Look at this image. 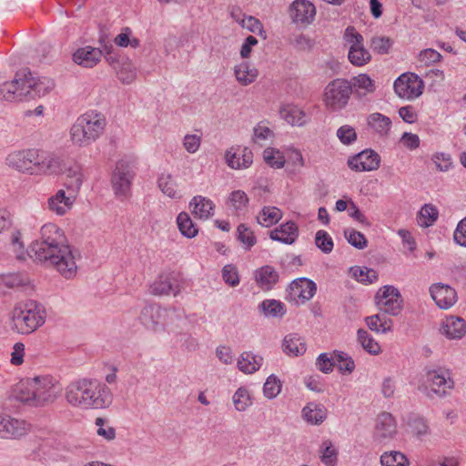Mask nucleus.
I'll return each instance as SVG.
<instances>
[{
	"label": "nucleus",
	"mask_w": 466,
	"mask_h": 466,
	"mask_svg": "<svg viewBox=\"0 0 466 466\" xmlns=\"http://www.w3.org/2000/svg\"><path fill=\"white\" fill-rule=\"evenodd\" d=\"M232 17L238 22L243 28L248 29V31L258 34L259 35H263L266 37L265 31L263 29V25L261 22L251 15H240L235 14L234 12L231 13Z\"/></svg>",
	"instance_id": "4c0bfd02"
},
{
	"label": "nucleus",
	"mask_w": 466,
	"mask_h": 466,
	"mask_svg": "<svg viewBox=\"0 0 466 466\" xmlns=\"http://www.w3.org/2000/svg\"><path fill=\"white\" fill-rule=\"evenodd\" d=\"M258 309L267 318H282L287 312L285 304L274 299H264Z\"/></svg>",
	"instance_id": "2f4dec72"
},
{
	"label": "nucleus",
	"mask_w": 466,
	"mask_h": 466,
	"mask_svg": "<svg viewBox=\"0 0 466 466\" xmlns=\"http://www.w3.org/2000/svg\"><path fill=\"white\" fill-rule=\"evenodd\" d=\"M76 193L66 188L58 189L46 201V208L56 216H65L69 212L76 201Z\"/></svg>",
	"instance_id": "dca6fc26"
},
{
	"label": "nucleus",
	"mask_w": 466,
	"mask_h": 466,
	"mask_svg": "<svg viewBox=\"0 0 466 466\" xmlns=\"http://www.w3.org/2000/svg\"><path fill=\"white\" fill-rule=\"evenodd\" d=\"M26 89H28L27 98H40L50 94L56 87L54 79L37 76L26 69Z\"/></svg>",
	"instance_id": "f3484780"
},
{
	"label": "nucleus",
	"mask_w": 466,
	"mask_h": 466,
	"mask_svg": "<svg viewBox=\"0 0 466 466\" xmlns=\"http://www.w3.org/2000/svg\"><path fill=\"white\" fill-rule=\"evenodd\" d=\"M269 237L274 241L291 245L299 238V228L293 221H287L270 231Z\"/></svg>",
	"instance_id": "a878e982"
},
{
	"label": "nucleus",
	"mask_w": 466,
	"mask_h": 466,
	"mask_svg": "<svg viewBox=\"0 0 466 466\" xmlns=\"http://www.w3.org/2000/svg\"><path fill=\"white\" fill-rule=\"evenodd\" d=\"M137 171V163L134 160H120L113 172L111 183L115 195L118 198H127L130 195L132 181Z\"/></svg>",
	"instance_id": "6e6552de"
},
{
	"label": "nucleus",
	"mask_w": 466,
	"mask_h": 466,
	"mask_svg": "<svg viewBox=\"0 0 466 466\" xmlns=\"http://www.w3.org/2000/svg\"><path fill=\"white\" fill-rule=\"evenodd\" d=\"M66 402L82 410L103 409L111 402L107 387L91 379H78L70 382L65 389Z\"/></svg>",
	"instance_id": "7ed1b4c3"
},
{
	"label": "nucleus",
	"mask_w": 466,
	"mask_h": 466,
	"mask_svg": "<svg viewBox=\"0 0 466 466\" xmlns=\"http://www.w3.org/2000/svg\"><path fill=\"white\" fill-rule=\"evenodd\" d=\"M263 159L267 165L273 168H282L286 163L283 153L274 147H267L263 151Z\"/></svg>",
	"instance_id": "79ce46f5"
},
{
	"label": "nucleus",
	"mask_w": 466,
	"mask_h": 466,
	"mask_svg": "<svg viewBox=\"0 0 466 466\" xmlns=\"http://www.w3.org/2000/svg\"><path fill=\"white\" fill-rule=\"evenodd\" d=\"M352 94V86L345 78H336L324 88L323 103L328 110L338 112L344 109Z\"/></svg>",
	"instance_id": "0eeeda50"
},
{
	"label": "nucleus",
	"mask_w": 466,
	"mask_h": 466,
	"mask_svg": "<svg viewBox=\"0 0 466 466\" xmlns=\"http://www.w3.org/2000/svg\"><path fill=\"white\" fill-rule=\"evenodd\" d=\"M380 164V155L372 149H365L348 159V166L356 172L377 170Z\"/></svg>",
	"instance_id": "a211bd4d"
},
{
	"label": "nucleus",
	"mask_w": 466,
	"mask_h": 466,
	"mask_svg": "<svg viewBox=\"0 0 466 466\" xmlns=\"http://www.w3.org/2000/svg\"><path fill=\"white\" fill-rule=\"evenodd\" d=\"M393 87L399 97L412 101L422 95L424 82L415 73L406 72L394 81Z\"/></svg>",
	"instance_id": "9b49d317"
},
{
	"label": "nucleus",
	"mask_w": 466,
	"mask_h": 466,
	"mask_svg": "<svg viewBox=\"0 0 466 466\" xmlns=\"http://www.w3.org/2000/svg\"><path fill=\"white\" fill-rule=\"evenodd\" d=\"M441 59V55L435 49L427 48L419 53L418 62L420 66H429Z\"/></svg>",
	"instance_id": "680f3d73"
},
{
	"label": "nucleus",
	"mask_w": 466,
	"mask_h": 466,
	"mask_svg": "<svg viewBox=\"0 0 466 466\" xmlns=\"http://www.w3.org/2000/svg\"><path fill=\"white\" fill-rule=\"evenodd\" d=\"M65 235L56 224L47 223L40 228V238L32 243L27 253L35 260L46 263L66 279L76 276L77 266L70 246L66 243Z\"/></svg>",
	"instance_id": "f257e3e1"
},
{
	"label": "nucleus",
	"mask_w": 466,
	"mask_h": 466,
	"mask_svg": "<svg viewBox=\"0 0 466 466\" xmlns=\"http://www.w3.org/2000/svg\"><path fill=\"white\" fill-rule=\"evenodd\" d=\"M431 160L441 172H448L453 167L451 156L448 153L437 152L432 155Z\"/></svg>",
	"instance_id": "4d7b16f0"
},
{
	"label": "nucleus",
	"mask_w": 466,
	"mask_h": 466,
	"mask_svg": "<svg viewBox=\"0 0 466 466\" xmlns=\"http://www.w3.org/2000/svg\"><path fill=\"white\" fill-rule=\"evenodd\" d=\"M26 69L16 72L14 79L0 85V99L20 101L27 98L28 89L25 86Z\"/></svg>",
	"instance_id": "ddd939ff"
},
{
	"label": "nucleus",
	"mask_w": 466,
	"mask_h": 466,
	"mask_svg": "<svg viewBox=\"0 0 466 466\" xmlns=\"http://www.w3.org/2000/svg\"><path fill=\"white\" fill-rule=\"evenodd\" d=\"M254 279L261 290L269 291L279 282V274L272 266L266 265L255 270Z\"/></svg>",
	"instance_id": "393cba45"
},
{
	"label": "nucleus",
	"mask_w": 466,
	"mask_h": 466,
	"mask_svg": "<svg viewBox=\"0 0 466 466\" xmlns=\"http://www.w3.org/2000/svg\"><path fill=\"white\" fill-rule=\"evenodd\" d=\"M66 177L68 178L66 183V188L76 193L83 183V174L80 167L76 165L69 167L66 171Z\"/></svg>",
	"instance_id": "8fccbe9b"
},
{
	"label": "nucleus",
	"mask_w": 466,
	"mask_h": 466,
	"mask_svg": "<svg viewBox=\"0 0 466 466\" xmlns=\"http://www.w3.org/2000/svg\"><path fill=\"white\" fill-rule=\"evenodd\" d=\"M358 342L370 355H379L381 351L380 344L365 329H360L357 331Z\"/></svg>",
	"instance_id": "58836bf2"
},
{
	"label": "nucleus",
	"mask_w": 466,
	"mask_h": 466,
	"mask_svg": "<svg viewBox=\"0 0 466 466\" xmlns=\"http://www.w3.org/2000/svg\"><path fill=\"white\" fill-rule=\"evenodd\" d=\"M226 162L233 169L248 168L253 163V153L248 147H231L226 152Z\"/></svg>",
	"instance_id": "412c9836"
},
{
	"label": "nucleus",
	"mask_w": 466,
	"mask_h": 466,
	"mask_svg": "<svg viewBox=\"0 0 466 466\" xmlns=\"http://www.w3.org/2000/svg\"><path fill=\"white\" fill-rule=\"evenodd\" d=\"M279 114L281 118L292 126L301 127L307 122L305 112L297 106H283L279 110Z\"/></svg>",
	"instance_id": "473e14b6"
},
{
	"label": "nucleus",
	"mask_w": 466,
	"mask_h": 466,
	"mask_svg": "<svg viewBox=\"0 0 466 466\" xmlns=\"http://www.w3.org/2000/svg\"><path fill=\"white\" fill-rule=\"evenodd\" d=\"M282 211L274 206H265L257 216V221L262 227H271L282 218Z\"/></svg>",
	"instance_id": "e433bc0d"
},
{
	"label": "nucleus",
	"mask_w": 466,
	"mask_h": 466,
	"mask_svg": "<svg viewBox=\"0 0 466 466\" xmlns=\"http://www.w3.org/2000/svg\"><path fill=\"white\" fill-rule=\"evenodd\" d=\"M102 58V50L98 47L85 46L77 48L72 56L73 61L85 68L96 66Z\"/></svg>",
	"instance_id": "5701e85b"
},
{
	"label": "nucleus",
	"mask_w": 466,
	"mask_h": 466,
	"mask_svg": "<svg viewBox=\"0 0 466 466\" xmlns=\"http://www.w3.org/2000/svg\"><path fill=\"white\" fill-rule=\"evenodd\" d=\"M37 149L13 151L7 155L5 164L19 172L30 175L35 174Z\"/></svg>",
	"instance_id": "4468645a"
},
{
	"label": "nucleus",
	"mask_w": 466,
	"mask_h": 466,
	"mask_svg": "<svg viewBox=\"0 0 466 466\" xmlns=\"http://www.w3.org/2000/svg\"><path fill=\"white\" fill-rule=\"evenodd\" d=\"M174 288L168 274L163 273L150 285V291L155 295H167Z\"/></svg>",
	"instance_id": "c03bdc74"
},
{
	"label": "nucleus",
	"mask_w": 466,
	"mask_h": 466,
	"mask_svg": "<svg viewBox=\"0 0 466 466\" xmlns=\"http://www.w3.org/2000/svg\"><path fill=\"white\" fill-rule=\"evenodd\" d=\"M321 461L326 466H334L338 460V451L330 441H325L321 447Z\"/></svg>",
	"instance_id": "603ef678"
},
{
	"label": "nucleus",
	"mask_w": 466,
	"mask_h": 466,
	"mask_svg": "<svg viewBox=\"0 0 466 466\" xmlns=\"http://www.w3.org/2000/svg\"><path fill=\"white\" fill-rule=\"evenodd\" d=\"M248 201L247 194L240 189L232 191L228 198V204L236 211L243 210L248 206Z\"/></svg>",
	"instance_id": "864d4df0"
},
{
	"label": "nucleus",
	"mask_w": 466,
	"mask_h": 466,
	"mask_svg": "<svg viewBox=\"0 0 466 466\" xmlns=\"http://www.w3.org/2000/svg\"><path fill=\"white\" fill-rule=\"evenodd\" d=\"M263 364V357L252 351L242 352L237 360L238 369L245 374H253L258 371Z\"/></svg>",
	"instance_id": "c85d7f7f"
},
{
	"label": "nucleus",
	"mask_w": 466,
	"mask_h": 466,
	"mask_svg": "<svg viewBox=\"0 0 466 466\" xmlns=\"http://www.w3.org/2000/svg\"><path fill=\"white\" fill-rule=\"evenodd\" d=\"M158 187L161 191L171 198H178L180 193L176 188V183L169 175L162 174L158 177Z\"/></svg>",
	"instance_id": "3c124183"
},
{
	"label": "nucleus",
	"mask_w": 466,
	"mask_h": 466,
	"mask_svg": "<svg viewBox=\"0 0 466 466\" xmlns=\"http://www.w3.org/2000/svg\"><path fill=\"white\" fill-rule=\"evenodd\" d=\"M454 387L451 370L443 366L425 368V392L429 397H444Z\"/></svg>",
	"instance_id": "423d86ee"
},
{
	"label": "nucleus",
	"mask_w": 466,
	"mask_h": 466,
	"mask_svg": "<svg viewBox=\"0 0 466 466\" xmlns=\"http://www.w3.org/2000/svg\"><path fill=\"white\" fill-rule=\"evenodd\" d=\"M222 279L226 284L230 287H236L239 284L240 279L236 266L227 264L221 270Z\"/></svg>",
	"instance_id": "052dcab7"
},
{
	"label": "nucleus",
	"mask_w": 466,
	"mask_h": 466,
	"mask_svg": "<svg viewBox=\"0 0 466 466\" xmlns=\"http://www.w3.org/2000/svg\"><path fill=\"white\" fill-rule=\"evenodd\" d=\"M344 236L348 242L356 248L363 249L367 247L368 241L365 236L353 228L346 229Z\"/></svg>",
	"instance_id": "13d9d810"
},
{
	"label": "nucleus",
	"mask_w": 466,
	"mask_h": 466,
	"mask_svg": "<svg viewBox=\"0 0 466 466\" xmlns=\"http://www.w3.org/2000/svg\"><path fill=\"white\" fill-rule=\"evenodd\" d=\"M365 322L370 329L378 333H386L391 330V320L381 318L379 314L367 317Z\"/></svg>",
	"instance_id": "a18cd8bd"
},
{
	"label": "nucleus",
	"mask_w": 466,
	"mask_h": 466,
	"mask_svg": "<svg viewBox=\"0 0 466 466\" xmlns=\"http://www.w3.org/2000/svg\"><path fill=\"white\" fill-rule=\"evenodd\" d=\"M302 415L307 422L319 425L326 419L327 410L321 404L311 402L303 408Z\"/></svg>",
	"instance_id": "72a5a7b5"
},
{
	"label": "nucleus",
	"mask_w": 466,
	"mask_h": 466,
	"mask_svg": "<svg viewBox=\"0 0 466 466\" xmlns=\"http://www.w3.org/2000/svg\"><path fill=\"white\" fill-rule=\"evenodd\" d=\"M11 329L21 335H29L42 327L46 319L43 305L35 300H22L11 311Z\"/></svg>",
	"instance_id": "20e7f679"
},
{
	"label": "nucleus",
	"mask_w": 466,
	"mask_h": 466,
	"mask_svg": "<svg viewBox=\"0 0 466 466\" xmlns=\"http://www.w3.org/2000/svg\"><path fill=\"white\" fill-rule=\"evenodd\" d=\"M337 137L343 145H351L357 140L355 128L350 125H343L337 130Z\"/></svg>",
	"instance_id": "0e129e2a"
},
{
	"label": "nucleus",
	"mask_w": 466,
	"mask_h": 466,
	"mask_svg": "<svg viewBox=\"0 0 466 466\" xmlns=\"http://www.w3.org/2000/svg\"><path fill=\"white\" fill-rule=\"evenodd\" d=\"M430 293L436 305L442 309L451 308L457 301V293L453 288L442 283L431 286Z\"/></svg>",
	"instance_id": "aec40b11"
},
{
	"label": "nucleus",
	"mask_w": 466,
	"mask_h": 466,
	"mask_svg": "<svg viewBox=\"0 0 466 466\" xmlns=\"http://www.w3.org/2000/svg\"><path fill=\"white\" fill-rule=\"evenodd\" d=\"M375 301L380 310L397 316L402 309V299L398 289L393 286H384L375 296Z\"/></svg>",
	"instance_id": "f8f14e48"
},
{
	"label": "nucleus",
	"mask_w": 466,
	"mask_h": 466,
	"mask_svg": "<svg viewBox=\"0 0 466 466\" xmlns=\"http://www.w3.org/2000/svg\"><path fill=\"white\" fill-rule=\"evenodd\" d=\"M397 432L395 419L389 412H383L378 416L375 434L380 440L391 439Z\"/></svg>",
	"instance_id": "cd10ccee"
},
{
	"label": "nucleus",
	"mask_w": 466,
	"mask_h": 466,
	"mask_svg": "<svg viewBox=\"0 0 466 466\" xmlns=\"http://www.w3.org/2000/svg\"><path fill=\"white\" fill-rule=\"evenodd\" d=\"M353 275L358 281L365 284H370L378 279L377 272L368 268H356L353 269Z\"/></svg>",
	"instance_id": "338daca9"
},
{
	"label": "nucleus",
	"mask_w": 466,
	"mask_h": 466,
	"mask_svg": "<svg viewBox=\"0 0 466 466\" xmlns=\"http://www.w3.org/2000/svg\"><path fill=\"white\" fill-rule=\"evenodd\" d=\"M32 431V424L25 419L0 411V440L21 441Z\"/></svg>",
	"instance_id": "1a4fd4ad"
},
{
	"label": "nucleus",
	"mask_w": 466,
	"mask_h": 466,
	"mask_svg": "<svg viewBox=\"0 0 466 466\" xmlns=\"http://www.w3.org/2000/svg\"><path fill=\"white\" fill-rule=\"evenodd\" d=\"M234 75L238 83L246 86L256 81L258 71L249 63L241 62L234 66Z\"/></svg>",
	"instance_id": "c756f323"
},
{
	"label": "nucleus",
	"mask_w": 466,
	"mask_h": 466,
	"mask_svg": "<svg viewBox=\"0 0 466 466\" xmlns=\"http://www.w3.org/2000/svg\"><path fill=\"white\" fill-rule=\"evenodd\" d=\"M440 332L448 339H461L466 334V322L457 316L447 317L441 322Z\"/></svg>",
	"instance_id": "b1692460"
},
{
	"label": "nucleus",
	"mask_w": 466,
	"mask_h": 466,
	"mask_svg": "<svg viewBox=\"0 0 466 466\" xmlns=\"http://www.w3.org/2000/svg\"><path fill=\"white\" fill-rule=\"evenodd\" d=\"M333 360L339 370L343 373H351L355 369V362L352 358L344 351L335 350Z\"/></svg>",
	"instance_id": "09e8293b"
},
{
	"label": "nucleus",
	"mask_w": 466,
	"mask_h": 466,
	"mask_svg": "<svg viewBox=\"0 0 466 466\" xmlns=\"http://www.w3.org/2000/svg\"><path fill=\"white\" fill-rule=\"evenodd\" d=\"M25 358V345L23 342H15L12 347L10 363L13 366H21Z\"/></svg>",
	"instance_id": "774afa93"
},
{
	"label": "nucleus",
	"mask_w": 466,
	"mask_h": 466,
	"mask_svg": "<svg viewBox=\"0 0 466 466\" xmlns=\"http://www.w3.org/2000/svg\"><path fill=\"white\" fill-rule=\"evenodd\" d=\"M381 466H409L406 456L400 451L384 452L380 456Z\"/></svg>",
	"instance_id": "de8ad7c7"
},
{
	"label": "nucleus",
	"mask_w": 466,
	"mask_h": 466,
	"mask_svg": "<svg viewBox=\"0 0 466 466\" xmlns=\"http://www.w3.org/2000/svg\"><path fill=\"white\" fill-rule=\"evenodd\" d=\"M392 46L390 38L386 36H374L370 40L371 49L380 55L387 54Z\"/></svg>",
	"instance_id": "69168bd1"
},
{
	"label": "nucleus",
	"mask_w": 466,
	"mask_h": 466,
	"mask_svg": "<svg viewBox=\"0 0 466 466\" xmlns=\"http://www.w3.org/2000/svg\"><path fill=\"white\" fill-rule=\"evenodd\" d=\"M438 209L431 204H425L418 215V224L420 227L428 228L431 226L438 218Z\"/></svg>",
	"instance_id": "37998d69"
},
{
	"label": "nucleus",
	"mask_w": 466,
	"mask_h": 466,
	"mask_svg": "<svg viewBox=\"0 0 466 466\" xmlns=\"http://www.w3.org/2000/svg\"><path fill=\"white\" fill-rule=\"evenodd\" d=\"M316 246L325 254H329L334 247L333 239L325 230H318L315 235Z\"/></svg>",
	"instance_id": "5fc2aeb1"
},
{
	"label": "nucleus",
	"mask_w": 466,
	"mask_h": 466,
	"mask_svg": "<svg viewBox=\"0 0 466 466\" xmlns=\"http://www.w3.org/2000/svg\"><path fill=\"white\" fill-rule=\"evenodd\" d=\"M283 350L289 356H299L306 352L307 347L304 339L296 333L287 335L282 343Z\"/></svg>",
	"instance_id": "7c9ffc66"
},
{
	"label": "nucleus",
	"mask_w": 466,
	"mask_h": 466,
	"mask_svg": "<svg viewBox=\"0 0 466 466\" xmlns=\"http://www.w3.org/2000/svg\"><path fill=\"white\" fill-rule=\"evenodd\" d=\"M317 291L316 283L307 278H298L289 286L288 299L296 304H304L311 299Z\"/></svg>",
	"instance_id": "2eb2a0df"
},
{
	"label": "nucleus",
	"mask_w": 466,
	"mask_h": 466,
	"mask_svg": "<svg viewBox=\"0 0 466 466\" xmlns=\"http://www.w3.org/2000/svg\"><path fill=\"white\" fill-rule=\"evenodd\" d=\"M194 218L207 220L214 215L215 204L203 196H195L189 202Z\"/></svg>",
	"instance_id": "bb28decb"
},
{
	"label": "nucleus",
	"mask_w": 466,
	"mask_h": 466,
	"mask_svg": "<svg viewBox=\"0 0 466 466\" xmlns=\"http://www.w3.org/2000/svg\"><path fill=\"white\" fill-rule=\"evenodd\" d=\"M232 402L238 411H245L252 405L249 390L246 387H239L232 396Z\"/></svg>",
	"instance_id": "a19ab883"
},
{
	"label": "nucleus",
	"mask_w": 466,
	"mask_h": 466,
	"mask_svg": "<svg viewBox=\"0 0 466 466\" xmlns=\"http://www.w3.org/2000/svg\"><path fill=\"white\" fill-rule=\"evenodd\" d=\"M95 424L96 426V433L106 441H112L116 437L115 429L108 424L103 418H96Z\"/></svg>",
	"instance_id": "e2e57ef3"
},
{
	"label": "nucleus",
	"mask_w": 466,
	"mask_h": 466,
	"mask_svg": "<svg viewBox=\"0 0 466 466\" xmlns=\"http://www.w3.org/2000/svg\"><path fill=\"white\" fill-rule=\"evenodd\" d=\"M62 390L56 378L51 375H37L25 378L17 384L15 398L26 406L43 408L54 403Z\"/></svg>",
	"instance_id": "f03ea898"
},
{
	"label": "nucleus",
	"mask_w": 466,
	"mask_h": 466,
	"mask_svg": "<svg viewBox=\"0 0 466 466\" xmlns=\"http://www.w3.org/2000/svg\"><path fill=\"white\" fill-rule=\"evenodd\" d=\"M289 15L292 21L298 25H309L314 20L316 8L308 0H295L290 5Z\"/></svg>",
	"instance_id": "6ab92c4d"
},
{
	"label": "nucleus",
	"mask_w": 466,
	"mask_h": 466,
	"mask_svg": "<svg viewBox=\"0 0 466 466\" xmlns=\"http://www.w3.org/2000/svg\"><path fill=\"white\" fill-rule=\"evenodd\" d=\"M273 137V131L265 121H261L256 125L253 129V140L255 143H261Z\"/></svg>",
	"instance_id": "bf43d9fd"
},
{
	"label": "nucleus",
	"mask_w": 466,
	"mask_h": 466,
	"mask_svg": "<svg viewBox=\"0 0 466 466\" xmlns=\"http://www.w3.org/2000/svg\"><path fill=\"white\" fill-rule=\"evenodd\" d=\"M106 116L97 110L80 115L70 128V138L75 146L85 147L96 141L105 132Z\"/></svg>",
	"instance_id": "39448f33"
},
{
	"label": "nucleus",
	"mask_w": 466,
	"mask_h": 466,
	"mask_svg": "<svg viewBox=\"0 0 466 466\" xmlns=\"http://www.w3.org/2000/svg\"><path fill=\"white\" fill-rule=\"evenodd\" d=\"M352 86V91L359 96H365L375 91L374 81L367 74H360L350 81Z\"/></svg>",
	"instance_id": "c9c22d12"
},
{
	"label": "nucleus",
	"mask_w": 466,
	"mask_h": 466,
	"mask_svg": "<svg viewBox=\"0 0 466 466\" xmlns=\"http://www.w3.org/2000/svg\"><path fill=\"white\" fill-rule=\"evenodd\" d=\"M62 170V159L60 157L37 149L35 174H54Z\"/></svg>",
	"instance_id": "4be33fe9"
},
{
	"label": "nucleus",
	"mask_w": 466,
	"mask_h": 466,
	"mask_svg": "<svg viewBox=\"0 0 466 466\" xmlns=\"http://www.w3.org/2000/svg\"><path fill=\"white\" fill-rule=\"evenodd\" d=\"M280 390V380L273 374L268 376L263 385L264 396L269 400H272L279 394Z\"/></svg>",
	"instance_id": "6e6d98bb"
},
{
	"label": "nucleus",
	"mask_w": 466,
	"mask_h": 466,
	"mask_svg": "<svg viewBox=\"0 0 466 466\" xmlns=\"http://www.w3.org/2000/svg\"><path fill=\"white\" fill-rule=\"evenodd\" d=\"M177 224L180 233L188 238L196 237L198 232L197 226L186 212L178 214L177 218Z\"/></svg>",
	"instance_id": "ea45409f"
},
{
	"label": "nucleus",
	"mask_w": 466,
	"mask_h": 466,
	"mask_svg": "<svg viewBox=\"0 0 466 466\" xmlns=\"http://www.w3.org/2000/svg\"><path fill=\"white\" fill-rule=\"evenodd\" d=\"M368 125L380 137H386L391 128V120L380 113H372L368 116Z\"/></svg>",
	"instance_id": "f704fd0d"
},
{
	"label": "nucleus",
	"mask_w": 466,
	"mask_h": 466,
	"mask_svg": "<svg viewBox=\"0 0 466 466\" xmlns=\"http://www.w3.org/2000/svg\"><path fill=\"white\" fill-rule=\"evenodd\" d=\"M237 239L241 242L245 249H250L256 243L254 232L246 224H239L237 228Z\"/></svg>",
	"instance_id": "49530a36"
},
{
	"label": "nucleus",
	"mask_w": 466,
	"mask_h": 466,
	"mask_svg": "<svg viewBox=\"0 0 466 466\" xmlns=\"http://www.w3.org/2000/svg\"><path fill=\"white\" fill-rule=\"evenodd\" d=\"M344 41L349 46L348 59L355 66H363L370 62L371 54L364 46V38L355 27L348 26L345 29Z\"/></svg>",
	"instance_id": "9d476101"
}]
</instances>
